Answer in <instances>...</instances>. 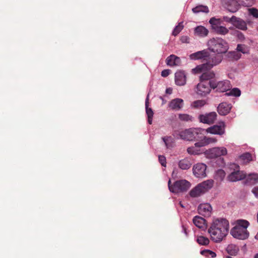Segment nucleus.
I'll return each mask as SVG.
<instances>
[{
    "label": "nucleus",
    "instance_id": "nucleus-8",
    "mask_svg": "<svg viewBox=\"0 0 258 258\" xmlns=\"http://www.w3.org/2000/svg\"><path fill=\"white\" fill-rule=\"evenodd\" d=\"M212 89H216L217 91L220 92H226L230 90L231 86L230 81L228 80H224L219 82L212 81Z\"/></svg>",
    "mask_w": 258,
    "mask_h": 258
},
{
    "label": "nucleus",
    "instance_id": "nucleus-43",
    "mask_svg": "<svg viewBox=\"0 0 258 258\" xmlns=\"http://www.w3.org/2000/svg\"><path fill=\"white\" fill-rule=\"evenodd\" d=\"M249 14L255 18H258V9L252 8L248 9Z\"/></svg>",
    "mask_w": 258,
    "mask_h": 258
},
{
    "label": "nucleus",
    "instance_id": "nucleus-1",
    "mask_svg": "<svg viewBox=\"0 0 258 258\" xmlns=\"http://www.w3.org/2000/svg\"><path fill=\"white\" fill-rule=\"evenodd\" d=\"M207 46L208 50L214 53H210L207 49H204L193 53L189 56L192 60H202L203 63L197 66L198 70H211L214 67L219 64L223 59V54L226 53L229 49L228 43L219 37L209 39Z\"/></svg>",
    "mask_w": 258,
    "mask_h": 258
},
{
    "label": "nucleus",
    "instance_id": "nucleus-38",
    "mask_svg": "<svg viewBox=\"0 0 258 258\" xmlns=\"http://www.w3.org/2000/svg\"><path fill=\"white\" fill-rule=\"evenodd\" d=\"M239 2L243 6L249 7L254 4L255 0H239Z\"/></svg>",
    "mask_w": 258,
    "mask_h": 258
},
{
    "label": "nucleus",
    "instance_id": "nucleus-12",
    "mask_svg": "<svg viewBox=\"0 0 258 258\" xmlns=\"http://www.w3.org/2000/svg\"><path fill=\"white\" fill-rule=\"evenodd\" d=\"M246 177V174L243 171L234 170L228 176L229 181L234 182L242 180Z\"/></svg>",
    "mask_w": 258,
    "mask_h": 258
},
{
    "label": "nucleus",
    "instance_id": "nucleus-29",
    "mask_svg": "<svg viewBox=\"0 0 258 258\" xmlns=\"http://www.w3.org/2000/svg\"><path fill=\"white\" fill-rule=\"evenodd\" d=\"M192 11L194 13H198L200 12L208 13L209 12L208 7L207 6L202 5L198 6L195 8H194L192 9Z\"/></svg>",
    "mask_w": 258,
    "mask_h": 258
},
{
    "label": "nucleus",
    "instance_id": "nucleus-40",
    "mask_svg": "<svg viewBox=\"0 0 258 258\" xmlns=\"http://www.w3.org/2000/svg\"><path fill=\"white\" fill-rule=\"evenodd\" d=\"M179 118L181 121H188L192 120V116L187 114H179Z\"/></svg>",
    "mask_w": 258,
    "mask_h": 258
},
{
    "label": "nucleus",
    "instance_id": "nucleus-47",
    "mask_svg": "<svg viewBox=\"0 0 258 258\" xmlns=\"http://www.w3.org/2000/svg\"><path fill=\"white\" fill-rule=\"evenodd\" d=\"M237 37L241 42L245 40V36L244 34L239 31H237Z\"/></svg>",
    "mask_w": 258,
    "mask_h": 258
},
{
    "label": "nucleus",
    "instance_id": "nucleus-39",
    "mask_svg": "<svg viewBox=\"0 0 258 258\" xmlns=\"http://www.w3.org/2000/svg\"><path fill=\"white\" fill-rule=\"evenodd\" d=\"M206 104V102L205 100H197L194 101L192 103V106L193 107L196 108H200L202 106H203Z\"/></svg>",
    "mask_w": 258,
    "mask_h": 258
},
{
    "label": "nucleus",
    "instance_id": "nucleus-27",
    "mask_svg": "<svg viewBox=\"0 0 258 258\" xmlns=\"http://www.w3.org/2000/svg\"><path fill=\"white\" fill-rule=\"evenodd\" d=\"M193 223L199 228H204L205 227V220L201 217L195 216L193 219Z\"/></svg>",
    "mask_w": 258,
    "mask_h": 258
},
{
    "label": "nucleus",
    "instance_id": "nucleus-20",
    "mask_svg": "<svg viewBox=\"0 0 258 258\" xmlns=\"http://www.w3.org/2000/svg\"><path fill=\"white\" fill-rule=\"evenodd\" d=\"M196 70L198 72H202L204 71H206L205 72L203 73L202 75L200 76V81H208L209 80L213 79L215 77V73L213 71H210V70H204L202 71L198 70L197 69V67L196 68Z\"/></svg>",
    "mask_w": 258,
    "mask_h": 258
},
{
    "label": "nucleus",
    "instance_id": "nucleus-52",
    "mask_svg": "<svg viewBox=\"0 0 258 258\" xmlns=\"http://www.w3.org/2000/svg\"><path fill=\"white\" fill-rule=\"evenodd\" d=\"M252 192L258 198V186L254 187L252 190Z\"/></svg>",
    "mask_w": 258,
    "mask_h": 258
},
{
    "label": "nucleus",
    "instance_id": "nucleus-4",
    "mask_svg": "<svg viewBox=\"0 0 258 258\" xmlns=\"http://www.w3.org/2000/svg\"><path fill=\"white\" fill-rule=\"evenodd\" d=\"M249 225V222L245 220H238L236 222L235 226L231 229L230 233L237 239H246L249 236V232L247 230Z\"/></svg>",
    "mask_w": 258,
    "mask_h": 258
},
{
    "label": "nucleus",
    "instance_id": "nucleus-42",
    "mask_svg": "<svg viewBox=\"0 0 258 258\" xmlns=\"http://www.w3.org/2000/svg\"><path fill=\"white\" fill-rule=\"evenodd\" d=\"M225 176V173L222 169L218 170L216 173V178L219 179V180H222Z\"/></svg>",
    "mask_w": 258,
    "mask_h": 258
},
{
    "label": "nucleus",
    "instance_id": "nucleus-28",
    "mask_svg": "<svg viewBox=\"0 0 258 258\" xmlns=\"http://www.w3.org/2000/svg\"><path fill=\"white\" fill-rule=\"evenodd\" d=\"M196 241L201 245L206 246L210 243L209 238L204 236H198Z\"/></svg>",
    "mask_w": 258,
    "mask_h": 258
},
{
    "label": "nucleus",
    "instance_id": "nucleus-57",
    "mask_svg": "<svg viewBox=\"0 0 258 258\" xmlns=\"http://www.w3.org/2000/svg\"><path fill=\"white\" fill-rule=\"evenodd\" d=\"M255 238H258L257 235H255Z\"/></svg>",
    "mask_w": 258,
    "mask_h": 258
},
{
    "label": "nucleus",
    "instance_id": "nucleus-34",
    "mask_svg": "<svg viewBox=\"0 0 258 258\" xmlns=\"http://www.w3.org/2000/svg\"><path fill=\"white\" fill-rule=\"evenodd\" d=\"M187 152L190 155H199L201 153L200 150L196 148L195 146L188 147L187 149Z\"/></svg>",
    "mask_w": 258,
    "mask_h": 258
},
{
    "label": "nucleus",
    "instance_id": "nucleus-2",
    "mask_svg": "<svg viewBox=\"0 0 258 258\" xmlns=\"http://www.w3.org/2000/svg\"><path fill=\"white\" fill-rule=\"evenodd\" d=\"M229 227V222L226 219L217 218L213 220L208 229L211 239L215 242H221L228 234Z\"/></svg>",
    "mask_w": 258,
    "mask_h": 258
},
{
    "label": "nucleus",
    "instance_id": "nucleus-23",
    "mask_svg": "<svg viewBox=\"0 0 258 258\" xmlns=\"http://www.w3.org/2000/svg\"><path fill=\"white\" fill-rule=\"evenodd\" d=\"M195 33L199 37H204L208 35L209 31L205 27L199 26L195 28Z\"/></svg>",
    "mask_w": 258,
    "mask_h": 258
},
{
    "label": "nucleus",
    "instance_id": "nucleus-50",
    "mask_svg": "<svg viewBox=\"0 0 258 258\" xmlns=\"http://www.w3.org/2000/svg\"><path fill=\"white\" fill-rule=\"evenodd\" d=\"M180 40L182 43H189V38L187 36H182L180 37Z\"/></svg>",
    "mask_w": 258,
    "mask_h": 258
},
{
    "label": "nucleus",
    "instance_id": "nucleus-41",
    "mask_svg": "<svg viewBox=\"0 0 258 258\" xmlns=\"http://www.w3.org/2000/svg\"><path fill=\"white\" fill-rule=\"evenodd\" d=\"M237 50L242 53H246L247 52V47L244 44H239L237 46Z\"/></svg>",
    "mask_w": 258,
    "mask_h": 258
},
{
    "label": "nucleus",
    "instance_id": "nucleus-46",
    "mask_svg": "<svg viewBox=\"0 0 258 258\" xmlns=\"http://www.w3.org/2000/svg\"><path fill=\"white\" fill-rule=\"evenodd\" d=\"M222 20L224 22L231 23L233 24L234 19H233V16L231 18H229L227 16H224L222 18Z\"/></svg>",
    "mask_w": 258,
    "mask_h": 258
},
{
    "label": "nucleus",
    "instance_id": "nucleus-30",
    "mask_svg": "<svg viewBox=\"0 0 258 258\" xmlns=\"http://www.w3.org/2000/svg\"><path fill=\"white\" fill-rule=\"evenodd\" d=\"M227 251L230 255H235L238 251V248L233 244L229 245L227 248Z\"/></svg>",
    "mask_w": 258,
    "mask_h": 258
},
{
    "label": "nucleus",
    "instance_id": "nucleus-31",
    "mask_svg": "<svg viewBox=\"0 0 258 258\" xmlns=\"http://www.w3.org/2000/svg\"><path fill=\"white\" fill-rule=\"evenodd\" d=\"M240 159L243 163H249L252 159L251 155L249 153H245L240 156Z\"/></svg>",
    "mask_w": 258,
    "mask_h": 258
},
{
    "label": "nucleus",
    "instance_id": "nucleus-16",
    "mask_svg": "<svg viewBox=\"0 0 258 258\" xmlns=\"http://www.w3.org/2000/svg\"><path fill=\"white\" fill-rule=\"evenodd\" d=\"M233 19H234L233 23V25L234 27L243 31L247 30V24L243 20L235 16H233Z\"/></svg>",
    "mask_w": 258,
    "mask_h": 258
},
{
    "label": "nucleus",
    "instance_id": "nucleus-18",
    "mask_svg": "<svg viewBox=\"0 0 258 258\" xmlns=\"http://www.w3.org/2000/svg\"><path fill=\"white\" fill-rule=\"evenodd\" d=\"M166 61L167 64L170 67L178 66L181 63L180 58L174 54H171L167 57Z\"/></svg>",
    "mask_w": 258,
    "mask_h": 258
},
{
    "label": "nucleus",
    "instance_id": "nucleus-48",
    "mask_svg": "<svg viewBox=\"0 0 258 258\" xmlns=\"http://www.w3.org/2000/svg\"><path fill=\"white\" fill-rule=\"evenodd\" d=\"M219 20L216 19L215 18H212L210 21L209 23L212 25V27L214 25H218Z\"/></svg>",
    "mask_w": 258,
    "mask_h": 258
},
{
    "label": "nucleus",
    "instance_id": "nucleus-32",
    "mask_svg": "<svg viewBox=\"0 0 258 258\" xmlns=\"http://www.w3.org/2000/svg\"><path fill=\"white\" fill-rule=\"evenodd\" d=\"M201 254L205 255L206 257L210 258H214L216 256V254L215 252L208 249L202 250L201 251Z\"/></svg>",
    "mask_w": 258,
    "mask_h": 258
},
{
    "label": "nucleus",
    "instance_id": "nucleus-24",
    "mask_svg": "<svg viewBox=\"0 0 258 258\" xmlns=\"http://www.w3.org/2000/svg\"><path fill=\"white\" fill-rule=\"evenodd\" d=\"M212 29L216 34L219 35H225L229 32V30L226 27L219 25H214Z\"/></svg>",
    "mask_w": 258,
    "mask_h": 258
},
{
    "label": "nucleus",
    "instance_id": "nucleus-11",
    "mask_svg": "<svg viewBox=\"0 0 258 258\" xmlns=\"http://www.w3.org/2000/svg\"><path fill=\"white\" fill-rule=\"evenodd\" d=\"M207 166L203 163H198L193 167V173L198 178L204 177L206 176Z\"/></svg>",
    "mask_w": 258,
    "mask_h": 258
},
{
    "label": "nucleus",
    "instance_id": "nucleus-36",
    "mask_svg": "<svg viewBox=\"0 0 258 258\" xmlns=\"http://www.w3.org/2000/svg\"><path fill=\"white\" fill-rule=\"evenodd\" d=\"M203 140L204 143V144H205V146L213 143H216L217 142V139L214 138H210V137H207L205 136H204V135L203 134Z\"/></svg>",
    "mask_w": 258,
    "mask_h": 258
},
{
    "label": "nucleus",
    "instance_id": "nucleus-45",
    "mask_svg": "<svg viewBox=\"0 0 258 258\" xmlns=\"http://www.w3.org/2000/svg\"><path fill=\"white\" fill-rule=\"evenodd\" d=\"M159 161L162 166L165 167L166 165V160L165 156L159 155L158 157Z\"/></svg>",
    "mask_w": 258,
    "mask_h": 258
},
{
    "label": "nucleus",
    "instance_id": "nucleus-13",
    "mask_svg": "<svg viewBox=\"0 0 258 258\" xmlns=\"http://www.w3.org/2000/svg\"><path fill=\"white\" fill-rule=\"evenodd\" d=\"M211 158H215L227 154V149L224 147H215L209 151Z\"/></svg>",
    "mask_w": 258,
    "mask_h": 258
},
{
    "label": "nucleus",
    "instance_id": "nucleus-6",
    "mask_svg": "<svg viewBox=\"0 0 258 258\" xmlns=\"http://www.w3.org/2000/svg\"><path fill=\"white\" fill-rule=\"evenodd\" d=\"M168 185L170 191L174 193L186 191L190 186V182L184 179L176 181L173 185L171 184V180H169Z\"/></svg>",
    "mask_w": 258,
    "mask_h": 258
},
{
    "label": "nucleus",
    "instance_id": "nucleus-56",
    "mask_svg": "<svg viewBox=\"0 0 258 258\" xmlns=\"http://www.w3.org/2000/svg\"><path fill=\"white\" fill-rule=\"evenodd\" d=\"M255 238H258L257 235H255Z\"/></svg>",
    "mask_w": 258,
    "mask_h": 258
},
{
    "label": "nucleus",
    "instance_id": "nucleus-53",
    "mask_svg": "<svg viewBox=\"0 0 258 258\" xmlns=\"http://www.w3.org/2000/svg\"><path fill=\"white\" fill-rule=\"evenodd\" d=\"M172 89H171V88H167V89H166V93L167 94H171V93H172Z\"/></svg>",
    "mask_w": 258,
    "mask_h": 258
},
{
    "label": "nucleus",
    "instance_id": "nucleus-26",
    "mask_svg": "<svg viewBox=\"0 0 258 258\" xmlns=\"http://www.w3.org/2000/svg\"><path fill=\"white\" fill-rule=\"evenodd\" d=\"M246 183L248 184H254L258 182V174L251 173L246 176Z\"/></svg>",
    "mask_w": 258,
    "mask_h": 258
},
{
    "label": "nucleus",
    "instance_id": "nucleus-35",
    "mask_svg": "<svg viewBox=\"0 0 258 258\" xmlns=\"http://www.w3.org/2000/svg\"><path fill=\"white\" fill-rule=\"evenodd\" d=\"M226 94L229 96L231 95L235 97H238L241 94V91L238 88H234L231 90L229 92L227 93Z\"/></svg>",
    "mask_w": 258,
    "mask_h": 258
},
{
    "label": "nucleus",
    "instance_id": "nucleus-25",
    "mask_svg": "<svg viewBox=\"0 0 258 258\" xmlns=\"http://www.w3.org/2000/svg\"><path fill=\"white\" fill-rule=\"evenodd\" d=\"M145 106H146V113L148 116V122L150 124H151L152 123V119H153L154 113H153L152 109L151 108H149V107H148L149 99H148V97H147V98L146 99Z\"/></svg>",
    "mask_w": 258,
    "mask_h": 258
},
{
    "label": "nucleus",
    "instance_id": "nucleus-54",
    "mask_svg": "<svg viewBox=\"0 0 258 258\" xmlns=\"http://www.w3.org/2000/svg\"><path fill=\"white\" fill-rule=\"evenodd\" d=\"M254 258H258V253L256 254L254 256Z\"/></svg>",
    "mask_w": 258,
    "mask_h": 258
},
{
    "label": "nucleus",
    "instance_id": "nucleus-10",
    "mask_svg": "<svg viewBox=\"0 0 258 258\" xmlns=\"http://www.w3.org/2000/svg\"><path fill=\"white\" fill-rule=\"evenodd\" d=\"M225 125L224 122L219 123V124L214 125L208 127L206 132L212 134L222 135L225 133Z\"/></svg>",
    "mask_w": 258,
    "mask_h": 258
},
{
    "label": "nucleus",
    "instance_id": "nucleus-5",
    "mask_svg": "<svg viewBox=\"0 0 258 258\" xmlns=\"http://www.w3.org/2000/svg\"><path fill=\"white\" fill-rule=\"evenodd\" d=\"M213 185V181L207 180L198 184L189 192V195L192 198L200 196L211 188Z\"/></svg>",
    "mask_w": 258,
    "mask_h": 258
},
{
    "label": "nucleus",
    "instance_id": "nucleus-14",
    "mask_svg": "<svg viewBox=\"0 0 258 258\" xmlns=\"http://www.w3.org/2000/svg\"><path fill=\"white\" fill-rule=\"evenodd\" d=\"M212 207L209 204H201L198 207V212L205 217H210L212 212Z\"/></svg>",
    "mask_w": 258,
    "mask_h": 258
},
{
    "label": "nucleus",
    "instance_id": "nucleus-9",
    "mask_svg": "<svg viewBox=\"0 0 258 258\" xmlns=\"http://www.w3.org/2000/svg\"><path fill=\"white\" fill-rule=\"evenodd\" d=\"M217 116L215 112H211L205 114H200L199 116V119L201 122L210 124L215 122Z\"/></svg>",
    "mask_w": 258,
    "mask_h": 258
},
{
    "label": "nucleus",
    "instance_id": "nucleus-21",
    "mask_svg": "<svg viewBox=\"0 0 258 258\" xmlns=\"http://www.w3.org/2000/svg\"><path fill=\"white\" fill-rule=\"evenodd\" d=\"M192 165L190 158H185L180 160L178 162V167L182 170H187L189 169Z\"/></svg>",
    "mask_w": 258,
    "mask_h": 258
},
{
    "label": "nucleus",
    "instance_id": "nucleus-44",
    "mask_svg": "<svg viewBox=\"0 0 258 258\" xmlns=\"http://www.w3.org/2000/svg\"><path fill=\"white\" fill-rule=\"evenodd\" d=\"M228 57H231L235 59H238L241 57V54L235 51H230L228 53Z\"/></svg>",
    "mask_w": 258,
    "mask_h": 258
},
{
    "label": "nucleus",
    "instance_id": "nucleus-33",
    "mask_svg": "<svg viewBox=\"0 0 258 258\" xmlns=\"http://www.w3.org/2000/svg\"><path fill=\"white\" fill-rule=\"evenodd\" d=\"M183 22H181L178 23V25H177L174 29L173 32H172V35L174 36H177L180 32L183 29Z\"/></svg>",
    "mask_w": 258,
    "mask_h": 258
},
{
    "label": "nucleus",
    "instance_id": "nucleus-19",
    "mask_svg": "<svg viewBox=\"0 0 258 258\" xmlns=\"http://www.w3.org/2000/svg\"><path fill=\"white\" fill-rule=\"evenodd\" d=\"M183 100L180 98H176L172 100L169 103L168 106L172 110H179L183 106Z\"/></svg>",
    "mask_w": 258,
    "mask_h": 258
},
{
    "label": "nucleus",
    "instance_id": "nucleus-17",
    "mask_svg": "<svg viewBox=\"0 0 258 258\" xmlns=\"http://www.w3.org/2000/svg\"><path fill=\"white\" fill-rule=\"evenodd\" d=\"M231 109V105L226 102H222L220 103L218 108V113L222 115L227 114Z\"/></svg>",
    "mask_w": 258,
    "mask_h": 258
},
{
    "label": "nucleus",
    "instance_id": "nucleus-51",
    "mask_svg": "<svg viewBox=\"0 0 258 258\" xmlns=\"http://www.w3.org/2000/svg\"><path fill=\"white\" fill-rule=\"evenodd\" d=\"M170 73V70H164L161 72V76L163 77H167Z\"/></svg>",
    "mask_w": 258,
    "mask_h": 258
},
{
    "label": "nucleus",
    "instance_id": "nucleus-3",
    "mask_svg": "<svg viewBox=\"0 0 258 258\" xmlns=\"http://www.w3.org/2000/svg\"><path fill=\"white\" fill-rule=\"evenodd\" d=\"M204 129L201 128H189L180 132H175L173 135L175 138L187 141L200 140L203 138Z\"/></svg>",
    "mask_w": 258,
    "mask_h": 258
},
{
    "label": "nucleus",
    "instance_id": "nucleus-55",
    "mask_svg": "<svg viewBox=\"0 0 258 258\" xmlns=\"http://www.w3.org/2000/svg\"><path fill=\"white\" fill-rule=\"evenodd\" d=\"M179 204H180L181 207H182L183 208L184 207L183 205L182 204V203L181 202H180Z\"/></svg>",
    "mask_w": 258,
    "mask_h": 258
},
{
    "label": "nucleus",
    "instance_id": "nucleus-22",
    "mask_svg": "<svg viewBox=\"0 0 258 258\" xmlns=\"http://www.w3.org/2000/svg\"><path fill=\"white\" fill-rule=\"evenodd\" d=\"M228 10L232 13L236 12L239 9V4L236 0H227Z\"/></svg>",
    "mask_w": 258,
    "mask_h": 258
},
{
    "label": "nucleus",
    "instance_id": "nucleus-49",
    "mask_svg": "<svg viewBox=\"0 0 258 258\" xmlns=\"http://www.w3.org/2000/svg\"><path fill=\"white\" fill-rule=\"evenodd\" d=\"M201 140H202L201 141L195 144V147L196 148L199 149L200 147L205 146V144H204L203 139H202Z\"/></svg>",
    "mask_w": 258,
    "mask_h": 258
},
{
    "label": "nucleus",
    "instance_id": "nucleus-37",
    "mask_svg": "<svg viewBox=\"0 0 258 258\" xmlns=\"http://www.w3.org/2000/svg\"><path fill=\"white\" fill-rule=\"evenodd\" d=\"M167 148H170L172 147L171 143H173V139L171 137H164L162 138Z\"/></svg>",
    "mask_w": 258,
    "mask_h": 258
},
{
    "label": "nucleus",
    "instance_id": "nucleus-7",
    "mask_svg": "<svg viewBox=\"0 0 258 258\" xmlns=\"http://www.w3.org/2000/svg\"><path fill=\"white\" fill-rule=\"evenodd\" d=\"M212 81H200L197 85L196 93L201 96H205L211 92Z\"/></svg>",
    "mask_w": 258,
    "mask_h": 258
},
{
    "label": "nucleus",
    "instance_id": "nucleus-15",
    "mask_svg": "<svg viewBox=\"0 0 258 258\" xmlns=\"http://www.w3.org/2000/svg\"><path fill=\"white\" fill-rule=\"evenodd\" d=\"M175 83L178 86H183L186 83V76L183 71H179L175 74Z\"/></svg>",
    "mask_w": 258,
    "mask_h": 258
}]
</instances>
